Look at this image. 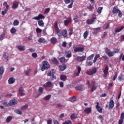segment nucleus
<instances>
[{
  "label": "nucleus",
  "instance_id": "1",
  "mask_svg": "<svg viewBox=\"0 0 124 124\" xmlns=\"http://www.w3.org/2000/svg\"><path fill=\"white\" fill-rule=\"evenodd\" d=\"M54 30L56 34H57L58 37H61L63 36V38H66L67 37V31L66 30H62L58 27V22L55 23Z\"/></svg>",
  "mask_w": 124,
  "mask_h": 124
},
{
  "label": "nucleus",
  "instance_id": "2",
  "mask_svg": "<svg viewBox=\"0 0 124 124\" xmlns=\"http://www.w3.org/2000/svg\"><path fill=\"white\" fill-rule=\"evenodd\" d=\"M50 68V65L47 61H45L43 62V66L42 67V71H44V70L49 69Z\"/></svg>",
  "mask_w": 124,
  "mask_h": 124
},
{
  "label": "nucleus",
  "instance_id": "3",
  "mask_svg": "<svg viewBox=\"0 0 124 124\" xmlns=\"http://www.w3.org/2000/svg\"><path fill=\"white\" fill-rule=\"evenodd\" d=\"M3 5L5 6L6 8L4 11L1 12V14L3 16H4L7 13V11H8V10L9 9V5L7 4V2H4Z\"/></svg>",
  "mask_w": 124,
  "mask_h": 124
},
{
  "label": "nucleus",
  "instance_id": "4",
  "mask_svg": "<svg viewBox=\"0 0 124 124\" xmlns=\"http://www.w3.org/2000/svg\"><path fill=\"white\" fill-rule=\"evenodd\" d=\"M42 19H45V16L41 14H39L38 16L32 18V20H37L38 21Z\"/></svg>",
  "mask_w": 124,
  "mask_h": 124
},
{
  "label": "nucleus",
  "instance_id": "5",
  "mask_svg": "<svg viewBox=\"0 0 124 124\" xmlns=\"http://www.w3.org/2000/svg\"><path fill=\"white\" fill-rule=\"evenodd\" d=\"M76 90L77 91H79L80 92H83L85 90V86L84 85H80L76 87Z\"/></svg>",
  "mask_w": 124,
  "mask_h": 124
},
{
  "label": "nucleus",
  "instance_id": "6",
  "mask_svg": "<svg viewBox=\"0 0 124 124\" xmlns=\"http://www.w3.org/2000/svg\"><path fill=\"white\" fill-rule=\"evenodd\" d=\"M17 103H18V101H17V100L15 99H13L10 101V102H9V105H10V106H13L14 105H16Z\"/></svg>",
  "mask_w": 124,
  "mask_h": 124
},
{
  "label": "nucleus",
  "instance_id": "7",
  "mask_svg": "<svg viewBox=\"0 0 124 124\" xmlns=\"http://www.w3.org/2000/svg\"><path fill=\"white\" fill-rule=\"evenodd\" d=\"M72 21V19H71V17H67L66 20H64V26H68L71 23V21Z\"/></svg>",
  "mask_w": 124,
  "mask_h": 124
},
{
  "label": "nucleus",
  "instance_id": "8",
  "mask_svg": "<svg viewBox=\"0 0 124 124\" xmlns=\"http://www.w3.org/2000/svg\"><path fill=\"white\" fill-rule=\"evenodd\" d=\"M120 9H119L118 6H115L112 9V13H113V14H118V13Z\"/></svg>",
  "mask_w": 124,
  "mask_h": 124
},
{
  "label": "nucleus",
  "instance_id": "9",
  "mask_svg": "<svg viewBox=\"0 0 124 124\" xmlns=\"http://www.w3.org/2000/svg\"><path fill=\"white\" fill-rule=\"evenodd\" d=\"M74 51L75 53H77V52H83L84 51V47H78L77 48L74 47Z\"/></svg>",
  "mask_w": 124,
  "mask_h": 124
},
{
  "label": "nucleus",
  "instance_id": "10",
  "mask_svg": "<svg viewBox=\"0 0 124 124\" xmlns=\"http://www.w3.org/2000/svg\"><path fill=\"white\" fill-rule=\"evenodd\" d=\"M124 113L122 112L121 114L120 119L118 121V124H123V123H124Z\"/></svg>",
  "mask_w": 124,
  "mask_h": 124
},
{
  "label": "nucleus",
  "instance_id": "11",
  "mask_svg": "<svg viewBox=\"0 0 124 124\" xmlns=\"http://www.w3.org/2000/svg\"><path fill=\"white\" fill-rule=\"evenodd\" d=\"M96 109L99 113H102V108L99 106V103L98 102L96 103Z\"/></svg>",
  "mask_w": 124,
  "mask_h": 124
},
{
  "label": "nucleus",
  "instance_id": "12",
  "mask_svg": "<svg viewBox=\"0 0 124 124\" xmlns=\"http://www.w3.org/2000/svg\"><path fill=\"white\" fill-rule=\"evenodd\" d=\"M85 59H86V55L85 56H78L77 57V61L79 62H82L83 61H85Z\"/></svg>",
  "mask_w": 124,
  "mask_h": 124
},
{
  "label": "nucleus",
  "instance_id": "13",
  "mask_svg": "<svg viewBox=\"0 0 124 124\" xmlns=\"http://www.w3.org/2000/svg\"><path fill=\"white\" fill-rule=\"evenodd\" d=\"M65 55H66L65 57L67 58V59H69L72 57L71 51L67 50L65 52Z\"/></svg>",
  "mask_w": 124,
  "mask_h": 124
},
{
  "label": "nucleus",
  "instance_id": "14",
  "mask_svg": "<svg viewBox=\"0 0 124 124\" xmlns=\"http://www.w3.org/2000/svg\"><path fill=\"white\" fill-rule=\"evenodd\" d=\"M96 68H94L91 70V71L88 72V74L89 75H93V74H95L96 73Z\"/></svg>",
  "mask_w": 124,
  "mask_h": 124
},
{
  "label": "nucleus",
  "instance_id": "15",
  "mask_svg": "<svg viewBox=\"0 0 124 124\" xmlns=\"http://www.w3.org/2000/svg\"><path fill=\"white\" fill-rule=\"evenodd\" d=\"M52 85V82L51 81H47L44 84L43 86L45 87V88H51Z\"/></svg>",
  "mask_w": 124,
  "mask_h": 124
},
{
  "label": "nucleus",
  "instance_id": "16",
  "mask_svg": "<svg viewBox=\"0 0 124 124\" xmlns=\"http://www.w3.org/2000/svg\"><path fill=\"white\" fill-rule=\"evenodd\" d=\"M18 92L22 96L26 95V94L25 93V91H24V88L23 87H20L18 90Z\"/></svg>",
  "mask_w": 124,
  "mask_h": 124
},
{
  "label": "nucleus",
  "instance_id": "17",
  "mask_svg": "<svg viewBox=\"0 0 124 124\" xmlns=\"http://www.w3.org/2000/svg\"><path fill=\"white\" fill-rule=\"evenodd\" d=\"M15 81H16V79L14 78H10L8 79V83L9 85L14 84V83H15Z\"/></svg>",
  "mask_w": 124,
  "mask_h": 124
},
{
  "label": "nucleus",
  "instance_id": "18",
  "mask_svg": "<svg viewBox=\"0 0 124 124\" xmlns=\"http://www.w3.org/2000/svg\"><path fill=\"white\" fill-rule=\"evenodd\" d=\"M115 105V102L113 100H111L109 101V109H112L114 108V106Z\"/></svg>",
  "mask_w": 124,
  "mask_h": 124
},
{
  "label": "nucleus",
  "instance_id": "19",
  "mask_svg": "<svg viewBox=\"0 0 124 124\" xmlns=\"http://www.w3.org/2000/svg\"><path fill=\"white\" fill-rule=\"evenodd\" d=\"M60 79L61 81H63V82H65L66 80H67V77L64 75H61L60 76Z\"/></svg>",
  "mask_w": 124,
  "mask_h": 124
},
{
  "label": "nucleus",
  "instance_id": "20",
  "mask_svg": "<svg viewBox=\"0 0 124 124\" xmlns=\"http://www.w3.org/2000/svg\"><path fill=\"white\" fill-rule=\"evenodd\" d=\"M81 70H82V69L80 67V66H78V72H76L74 73V76H79V75L80 74L81 72Z\"/></svg>",
  "mask_w": 124,
  "mask_h": 124
},
{
  "label": "nucleus",
  "instance_id": "21",
  "mask_svg": "<svg viewBox=\"0 0 124 124\" xmlns=\"http://www.w3.org/2000/svg\"><path fill=\"white\" fill-rule=\"evenodd\" d=\"M38 92L40 93L37 94V96H40L43 93V92H44V89L42 87H39L38 89Z\"/></svg>",
  "mask_w": 124,
  "mask_h": 124
},
{
  "label": "nucleus",
  "instance_id": "22",
  "mask_svg": "<svg viewBox=\"0 0 124 124\" xmlns=\"http://www.w3.org/2000/svg\"><path fill=\"white\" fill-rule=\"evenodd\" d=\"M84 112L86 114H90V113H92V108H86L84 109Z\"/></svg>",
  "mask_w": 124,
  "mask_h": 124
},
{
  "label": "nucleus",
  "instance_id": "23",
  "mask_svg": "<svg viewBox=\"0 0 124 124\" xmlns=\"http://www.w3.org/2000/svg\"><path fill=\"white\" fill-rule=\"evenodd\" d=\"M66 68V65H61L59 66L60 71H63Z\"/></svg>",
  "mask_w": 124,
  "mask_h": 124
},
{
  "label": "nucleus",
  "instance_id": "24",
  "mask_svg": "<svg viewBox=\"0 0 124 124\" xmlns=\"http://www.w3.org/2000/svg\"><path fill=\"white\" fill-rule=\"evenodd\" d=\"M57 41L58 40L55 37L51 38L50 39V42L52 44H56V43L57 42Z\"/></svg>",
  "mask_w": 124,
  "mask_h": 124
},
{
  "label": "nucleus",
  "instance_id": "25",
  "mask_svg": "<svg viewBox=\"0 0 124 124\" xmlns=\"http://www.w3.org/2000/svg\"><path fill=\"white\" fill-rule=\"evenodd\" d=\"M70 118L71 120H75V119H77V118H78V114L73 113V114L71 115Z\"/></svg>",
  "mask_w": 124,
  "mask_h": 124
},
{
  "label": "nucleus",
  "instance_id": "26",
  "mask_svg": "<svg viewBox=\"0 0 124 124\" xmlns=\"http://www.w3.org/2000/svg\"><path fill=\"white\" fill-rule=\"evenodd\" d=\"M52 62L54 64H59V61H58V60L55 57L51 59Z\"/></svg>",
  "mask_w": 124,
  "mask_h": 124
},
{
  "label": "nucleus",
  "instance_id": "27",
  "mask_svg": "<svg viewBox=\"0 0 124 124\" xmlns=\"http://www.w3.org/2000/svg\"><path fill=\"white\" fill-rule=\"evenodd\" d=\"M19 6V2H16L13 4L12 8L13 9H16Z\"/></svg>",
  "mask_w": 124,
  "mask_h": 124
},
{
  "label": "nucleus",
  "instance_id": "28",
  "mask_svg": "<svg viewBox=\"0 0 124 124\" xmlns=\"http://www.w3.org/2000/svg\"><path fill=\"white\" fill-rule=\"evenodd\" d=\"M124 26H122L120 28H117L115 30V32H120V31H123V30H124Z\"/></svg>",
  "mask_w": 124,
  "mask_h": 124
},
{
  "label": "nucleus",
  "instance_id": "29",
  "mask_svg": "<svg viewBox=\"0 0 124 124\" xmlns=\"http://www.w3.org/2000/svg\"><path fill=\"white\" fill-rule=\"evenodd\" d=\"M38 24L40 27H44V22L42 20H39L38 21Z\"/></svg>",
  "mask_w": 124,
  "mask_h": 124
},
{
  "label": "nucleus",
  "instance_id": "30",
  "mask_svg": "<svg viewBox=\"0 0 124 124\" xmlns=\"http://www.w3.org/2000/svg\"><path fill=\"white\" fill-rule=\"evenodd\" d=\"M86 23L88 25H92V24H93V23H94V21L92 19H89L86 21Z\"/></svg>",
  "mask_w": 124,
  "mask_h": 124
},
{
  "label": "nucleus",
  "instance_id": "31",
  "mask_svg": "<svg viewBox=\"0 0 124 124\" xmlns=\"http://www.w3.org/2000/svg\"><path fill=\"white\" fill-rule=\"evenodd\" d=\"M38 42L40 43H46V40L44 39V38H40L38 40Z\"/></svg>",
  "mask_w": 124,
  "mask_h": 124
},
{
  "label": "nucleus",
  "instance_id": "32",
  "mask_svg": "<svg viewBox=\"0 0 124 124\" xmlns=\"http://www.w3.org/2000/svg\"><path fill=\"white\" fill-rule=\"evenodd\" d=\"M17 48L19 51H25L26 50L25 47L23 46H17Z\"/></svg>",
  "mask_w": 124,
  "mask_h": 124
},
{
  "label": "nucleus",
  "instance_id": "33",
  "mask_svg": "<svg viewBox=\"0 0 124 124\" xmlns=\"http://www.w3.org/2000/svg\"><path fill=\"white\" fill-rule=\"evenodd\" d=\"M14 112H16V114H17V115H22V114H23V112H22V111L19 109H15L14 110Z\"/></svg>",
  "mask_w": 124,
  "mask_h": 124
},
{
  "label": "nucleus",
  "instance_id": "34",
  "mask_svg": "<svg viewBox=\"0 0 124 124\" xmlns=\"http://www.w3.org/2000/svg\"><path fill=\"white\" fill-rule=\"evenodd\" d=\"M87 8H88V9H89V10L90 11H93V9L94 8V7H93V5H92L90 4L89 6H87Z\"/></svg>",
  "mask_w": 124,
  "mask_h": 124
},
{
  "label": "nucleus",
  "instance_id": "35",
  "mask_svg": "<svg viewBox=\"0 0 124 124\" xmlns=\"http://www.w3.org/2000/svg\"><path fill=\"white\" fill-rule=\"evenodd\" d=\"M100 57V55L99 54H97L95 56L94 60L93 61V62H96V61H97V59Z\"/></svg>",
  "mask_w": 124,
  "mask_h": 124
},
{
  "label": "nucleus",
  "instance_id": "36",
  "mask_svg": "<svg viewBox=\"0 0 124 124\" xmlns=\"http://www.w3.org/2000/svg\"><path fill=\"white\" fill-rule=\"evenodd\" d=\"M79 19V17L77 16V15H76L74 16V21H75V23H78V20Z\"/></svg>",
  "mask_w": 124,
  "mask_h": 124
},
{
  "label": "nucleus",
  "instance_id": "37",
  "mask_svg": "<svg viewBox=\"0 0 124 124\" xmlns=\"http://www.w3.org/2000/svg\"><path fill=\"white\" fill-rule=\"evenodd\" d=\"M60 62L62 63H65V58L64 57H61L60 59Z\"/></svg>",
  "mask_w": 124,
  "mask_h": 124
},
{
  "label": "nucleus",
  "instance_id": "38",
  "mask_svg": "<svg viewBox=\"0 0 124 124\" xmlns=\"http://www.w3.org/2000/svg\"><path fill=\"white\" fill-rule=\"evenodd\" d=\"M108 70H109V67L108 66V65H107L106 66L103 72L104 73H108Z\"/></svg>",
  "mask_w": 124,
  "mask_h": 124
},
{
  "label": "nucleus",
  "instance_id": "39",
  "mask_svg": "<svg viewBox=\"0 0 124 124\" xmlns=\"http://www.w3.org/2000/svg\"><path fill=\"white\" fill-rule=\"evenodd\" d=\"M29 107V105L28 104H26L23 106H22L20 108L21 110H25V109H27Z\"/></svg>",
  "mask_w": 124,
  "mask_h": 124
},
{
  "label": "nucleus",
  "instance_id": "40",
  "mask_svg": "<svg viewBox=\"0 0 124 124\" xmlns=\"http://www.w3.org/2000/svg\"><path fill=\"white\" fill-rule=\"evenodd\" d=\"M4 72V68L3 66H1L0 67V74L1 75H2L3 74V73Z\"/></svg>",
  "mask_w": 124,
  "mask_h": 124
},
{
  "label": "nucleus",
  "instance_id": "41",
  "mask_svg": "<svg viewBox=\"0 0 124 124\" xmlns=\"http://www.w3.org/2000/svg\"><path fill=\"white\" fill-rule=\"evenodd\" d=\"M102 9H103V7H99L98 8L97 13H98V14H101V13L102 11Z\"/></svg>",
  "mask_w": 124,
  "mask_h": 124
},
{
  "label": "nucleus",
  "instance_id": "42",
  "mask_svg": "<svg viewBox=\"0 0 124 124\" xmlns=\"http://www.w3.org/2000/svg\"><path fill=\"white\" fill-rule=\"evenodd\" d=\"M89 35V34L88 33V31H85L84 32V33H83V37L84 38V39H86V38H87L88 37V35Z\"/></svg>",
  "mask_w": 124,
  "mask_h": 124
},
{
  "label": "nucleus",
  "instance_id": "43",
  "mask_svg": "<svg viewBox=\"0 0 124 124\" xmlns=\"http://www.w3.org/2000/svg\"><path fill=\"white\" fill-rule=\"evenodd\" d=\"M4 36H5V33L4 32H3L0 35V41H1V40H3V38H4Z\"/></svg>",
  "mask_w": 124,
  "mask_h": 124
},
{
  "label": "nucleus",
  "instance_id": "44",
  "mask_svg": "<svg viewBox=\"0 0 124 124\" xmlns=\"http://www.w3.org/2000/svg\"><path fill=\"white\" fill-rule=\"evenodd\" d=\"M108 56L109 57H113L115 56V53L113 51H110L109 53H108Z\"/></svg>",
  "mask_w": 124,
  "mask_h": 124
},
{
  "label": "nucleus",
  "instance_id": "45",
  "mask_svg": "<svg viewBox=\"0 0 124 124\" xmlns=\"http://www.w3.org/2000/svg\"><path fill=\"white\" fill-rule=\"evenodd\" d=\"M50 99L51 95H47L44 98V99H45V100H49Z\"/></svg>",
  "mask_w": 124,
  "mask_h": 124
},
{
  "label": "nucleus",
  "instance_id": "46",
  "mask_svg": "<svg viewBox=\"0 0 124 124\" xmlns=\"http://www.w3.org/2000/svg\"><path fill=\"white\" fill-rule=\"evenodd\" d=\"M11 120H12V116H8L6 119L7 123H10V122H11Z\"/></svg>",
  "mask_w": 124,
  "mask_h": 124
},
{
  "label": "nucleus",
  "instance_id": "47",
  "mask_svg": "<svg viewBox=\"0 0 124 124\" xmlns=\"http://www.w3.org/2000/svg\"><path fill=\"white\" fill-rule=\"evenodd\" d=\"M3 58L6 60V61H8L9 57L7 54H6V53L5 52L3 54Z\"/></svg>",
  "mask_w": 124,
  "mask_h": 124
},
{
  "label": "nucleus",
  "instance_id": "48",
  "mask_svg": "<svg viewBox=\"0 0 124 124\" xmlns=\"http://www.w3.org/2000/svg\"><path fill=\"white\" fill-rule=\"evenodd\" d=\"M50 8H47L44 11V14H48L50 12Z\"/></svg>",
  "mask_w": 124,
  "mask_h": 124
},
{
  "label": "nucleus",
  "instance_id": "49",
  "mask_svg": "<svg viewBox=\"0 0 124 124\" xmlns=\"http://www.w3.org/2000/svg\"><path fill=\"white\" fill-rule=\"evenodd\" d=\"M14 26H18L19 25V21L17 19L15 20L13 23Z\"/></svg>",
  "mask_w": 124,
  "mask_h": 124
},
{
  "label": "nucleus",
  "instance_id": "50",
  "mask_svg": "<svg viewBox=\"0 0 124 124\" xmlns=\"http://www.w3.org/2000/svg\"><path fill=\"white\" fill-rule=\"evenodd\" d=\"M93 57H94V54H92L91 55L89 56L87 58V61L91 60V59H93Z\"/></svg>",
  "mask_w": 124,
  "mask_h": 124
},
{
  "label": "nucleus",
  "instance_id": "51",
  "mask_svg": "<svg viewBox=\"0 0 124 124\" xmlns=\"http://www.w3.org/2000/svg\"><path fill=\"white\" fill-rule=\"evenodd\" d=\"M69 101H75L76 100V98L75 97H71L69 99Z\"/></svg>",
  "mask_w": 124,
  "mask_h": 124
},
{
  "label": "nucleus",
  "instance_id": "52",
  "mask_svg": "<svg viewBox=\"0 0 124 124\" xmlns=\"http://www.w3.org/2000/svg\"><path fill=\"white\" fill-rule=\"evenodd\" d=\"M69 35H72L73 34V29L70 28L69 29Z\"/></svg>",
  "mask_w": 124,
  "mask_h": 124
},
{
  "label": "nucleus",
  "instance_id": "53",
  "mask_svg": "<svg viewBox=\"0 0 124 124\" xmlns=\"http://www.w3.org/2000/svg\"><path fill=\"white\" fill-rule=\"evenodd\" d=\"M118 13L119 18H122V17L123 16V13H122V11H121V10H119Z\"/></svg>",
  "mask_w": 124,
  "mask_h": 124
},
{
  "label": "nucleus",
  "instance_id": "54",
  "mask_svg": "<svg viewBox=\"0 0 124 124\" xmlns=\"http://www.w3.org/2000/svg\"><path fill=\"white\" fill-rule=\"evenodd\" d=\"M73 6V0H72V2L70 4H69L67 6V7L68 8H72Z\"/></svg>",
  "mask_w": 124,
  "mask_h": 124
},
{
  "label": "nucleus",
  "instance_id": "55",
  "mask_svg": "<svg viewBox=\"0 0 124 124\" xmlns=\"http://www.w3.org/2000/svg\"><path fill=\"white\" fill-rule=\"evenodd\" d=\"M46 30H47V28H45V29L43 30V35H46V34H47V32L46 31Z\"/></svg>",
  "mask_w": 124,
  "mask_h": 124
},
{
  "label": "nucleus",
  "instance_id": "56",
  "mask_svg": "<svg viewBox=\"0 0 124 124\" xmlns=\"http://www.w3.org/2000/svg\"><path fill=\"white\" fill-rule=\"evenodd\" d=\"M10 31L12 33H15V32L16 31V29H15L14 27H13Z\"/></svg>",
  "mask_w": 124,
  "mask_h": 124
},
{
  "label": "nucleus",
  "instance_id": "57",
  "mask_svg": "<svg viewBox=\"0 0 124 124\" xmlns=\"http://www.w3.org/2000/svg\"><path fill=\"white\" fill-rule=\"evenodd\" d=\"M110 52H111V50H110V49L108 48H106L105 49L106 54L108 55V54H109Z\"/></svg>",
  "mask_w": 124,
  "mask_h": 124
},
{
  "label": "nucleus",
  "instance_id": "58",
  "mask_svg": "<svg viewBox=\"0 0 124 124\" xmlns=\"http://www.w3.org/2000/svg\"><path fill=\"white\" fill-rule=\"evenodd\" d=\"M91 19L93 20L94 22L95 20L96 19V15H95V14H93Z\"/></svg>",
  "mask_w": 124,
  "mask_h": 124
},
{
  "label": "nucleus",
  "instance_id": "59",
  "mask_svg": "<svg viewBox=\"0 0 124 124\" xmlns=\"http://www.w3.org/2000/svg\"><path fill=\"white\" fill-rule=\"evenodd\" d=\"M63 124H72V122L70 120H66Z\"/></svg>",
  "mask_w": 124,
  "mask_h": 124
},
{
  "label": "nucleus",
  "instance_id": "60",
  "mask_svg": "<svg viewBox=\"0 0 124 124\" xmlns=\"http://www.w3.org/2000/svg\"><path fill=\"white\" fill-rule=\"evenodd\" d=\"M42 31V30L40 28H38L36 29V32H37V33H40Z\"/></svg>",
  "mask_w": 124,
  "mask_h": 124
},
{
  "label": "nucleus",
  "instance_id": "61",
  "mask_svg": "<svg viewBox=\"0 0 124 124\" xmlns=\"http://www.w3.org/2000/svg\"><path fill=\"white\" fill-rule=\"evenodd\" d=\"M32 58H34L35 59H36V58H37V53L35 52L32 53Z\"/></svg>",
  "mask_w": 124,
  "mask_h": 124
},
{
  "label": "nucleus",
  "instance_id": "62",
  "mask_svg": "<svg viewBox=\"0 0 124 124\" xmlns=\"http://www.w3.org/2000/svg\"><path fill=\"white\" fill-rule=\"evenodd\" d=\"M96 90V86H95V85H93L92 88L91 92L93 93L94 91H95Z\"/></svg>",
  "mask_w": 124,
  "mask_h": 124
},
{
  "label": "nucleus",
  "instance_id": "63",
  "mask_svg": "<svg viewBox=\"0 0 124 124\" xmlns=\"http://www.w3.org/2000/svg\"><path fill=\"white\" fill-rule=\"evenodd\" d=\"M114 54H116V53H119V52H120V49H118V48H115L114 49V51H113Z\"/></svg>",
  "mask_w": 124,
  "mask_h": 124
},
{
  "label": "nucleus",
  "instance_id": "64",
  "mask_svg": "<svg viewBox=\"0 0 124 124\" xmlns=\"http://www.w3.org/2000/svg\"><path fill=\"white\" fill-rule=\"evenodd\" d=\"M59 85H60V87H61V88L63 87V82L61 81L59 83Z\"/></svg>",
  "mask_w": 124,
  "mask_h": 124
}]
</instances>
